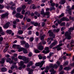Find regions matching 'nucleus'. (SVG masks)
<instances>
[{
  "label": "nucleus",
  "instance_id": "obj_38",
  "mask_svg": "<svg viewBox=\"0 0 74 74\" xmlns=\"http://www.w3.org/2000/svg\"><path fill=\"white\" fill-rule=\"evenodd\" d=\"M56 9V8H55L54 7H51L50 8V11H52V10H55Z\"/></svg>",
  "mask_w": 74,
  "mask_h": 74
},
{
  "label": "nucleus",
  "instance_id": "obj_61",
  "mask_svg": "<svg viewBox=\"0 0 74 74\" xmlns=\"http://www.w3.org/2000/svg\"><path fill=\"white\" fill-rule=\"evenodd\" d=\"M8 72L9 73H10V74L11 73H12V70H9L8 71Z\"/></svg>",
  "mask_w": 74,
  "mask_h": 74
},
{
  "label": "nucleus",
  "instance_id": "obj_32",
  "mask_svg": "<svg viewBox=\"0 0 74 74\" xmlns=\"http://www.w3.org/2000/svg\"><path fill=\"white\" fill-rule=\"evenodd\" d=\"M18 33L19 34H23V31L21 30H19L18 31Z\"/></svg>",
  "mask_w": 74,
  "mask_h": 74
},
{
  "label": "nucleus",
  "instance_id": "obj_63",
  "mask_svg": "<svg viewBox=\"0 0 74 74\" xmlns=\"http://www.w3.org/2000/svg\"><path fill=\"white\" fill-rule=\"evenodd\" d=\"M36 36H39V33H38V32H37L36 33Z\"/></svg>",
  "mask_w": 74,
  "mask_h": 74
},
{
  "label": "nucleus",
  "instance_id": "obj_45",
  "mask_svg": "<svg viewBox=\"0 0 74 74\" xmlns=\"http://www.w3.org/2000/svg\"><path fill=\"white\" fill-rule=\"evenodd\" d=\"M61 26H65L66 25V23L65 22L62 23L61 24Z\"/></svg>",
  "mask_w": 74,
  "mask_h": 74
},
{
  "label": "nucleus",
  "instance_id": "obj_48",
  "mask_svg": "<svg viewBox=\"0 0 74 74\" xmlns=\"http://www.w3.org/2000/svg\"><path fill=\"white\" fill-rule=\"evenodd\" d=\"M42 52L43 53H45V54H47V53H47L48 52L45 51V50L43 51Z\"/></svg>",
  "mask_w": 74,
  "mask_h": 74
},
{
  "label": "nucleus",
  "instance_id": "obj_6",
  "mask_svg": "<svg viewBox=\"0 0 74 74\" xmlns=\"http://www.w3.org/2000/svg\"><path fill=\"white\" fill-rule=\"evenodd\" d=\"M23 60L25 61V63H27L29 62V60L26 59V58L25 57L23 56L22 58Z\"/></svg>",
  "mask_w": 74,
  "mask_h": 74
},
{
  "label": "nucleus",
  "instance_id": "obj_12",
  "mask_svg": "<svg viewBox=\"0 0 74 74\" xmlns=\"http://www.w3.org/2000/svg\"><path fill=\"white\" fill-rule=\"evenodd\" d=\"M7 70V69H6V68L4 67H3L1 69V71L2 72H5V71H6Z\"/></svg>",
  "mask_w": 74,
  "mask_h": 74
},
{
  "label": "nucleus",
  "instance_id": "obj_5",
  "mask_svg": "<svg viewBox=\"0 0 74 74\" xmlns=\"http://www.w3.org/2000/svg\"><path fill=\"white\" fill-rule=\"evenodd\" d=\"M27 70L29 71V74H33V72L34 71V69H30V68H27Z\"/></svg>",
  "mask_w": 74,
  "mask_h": 74
},
{
  "label": "nucleus",
  "instance_id": "obj_41",
  "mask_svg": "<svg viewBox=\"0 0 74 74\" xmlns=\"http://www.w3.org/2000/svg\"><path fill=\"white\" fill-rule=\"evenodd\" d=\"M24 62L23 61H21L20 62V66H22L23 64H24Z\"/></svg>",
  "mask_w": 74,
  "mask_h": 74
},
{
  "label": "nucleus",
  "instance_id": "obj_52",
  "mask_svg": "<svg viewBox=\"0 0 74 74\" xmlns=\"http://www.w3.org/2000/svg\"><path fill=\"white\" fill-rule=\"evenodd\" d=\"M23 58V57L22 56H18V59H22V58Z\"/></svg>",
  "mask_w": 74,
  "mask_h": 74
},
{
  "label": "nucleus",
  "instance_id": "obj_57",
  "mask_svg": "<svg viewBox=\"0 0 74 74\" xmlns=\"http://www.w3.org/2000/svg\"><path fill=\"white\" fill-rule=\"evenodd\" d=\"M21 47L19 45H17V48H18V49H19Z\"/></svg>",
  "mask_w": 74,
  "mask_h": 74
},
{
  "label": "nucleus",
  "instance_id": "obj_43",
  "mask_svg": "<svg viewBox=\"0 0 74 74\" xmlns=\"http://www.w3.org/2000/svg\"><path fill=\"white\" fill-rule=\"evenodd\" d=\"M61 21H66V18H62L61 19Z\"/></svg>",
  "mask_w": 74,
  "mask_h": 74
},
{
  "label": "nucleus",
  "instance_id": "obj_28",
  "mask_svg": "<svg viewBox=\"0 0 74 74\" xmlns=\"http://www.w3.org/2000/svg\"><path fill=\"white\" fill-rule=\"evenodd\" d=\"M4 62H5V59L3 58L0 61V63H4Z\"/></svg>",
  "mask_w": 74,
  "mask_h": 74
},
{
  "label": "nucleus",
  "instance_id": "obj_23",
  "mask_svg": "<svg viewBox=\"0 0 74 74\" xmlns=\"http://www.w3.org/2000/svg\"><path fill=\"white\" fill-rule=\"evenodd\" d=\"M45 50L46 51L47 53H49V47H47L45 48Z\"/></svg>",
  "mask_w": 74,
  "mask_h": 74
},
{
  "label": "nucleus",
  "instance_id": "obj_60",
  "mask_svg": "<svg viewBox=\"0 0 74 74\" xmlns=\"http://www.w3.org/2000/svg\"><path fill=\"white\" fill-rule=\"evenodd\" d=\"M62 69H63V66H62V65H60V70H62Z\"/></svg>",
  "mask_w": 74,
  "mask_h": 74
},
{
  "label": "nucleus",
  "instance_id": "obj_26",
  "mask_svg": "<svg viewBox=\"0 0 74 74\" xmlns=\"http://www.w3.org/2000/svg\"><path fill=\"white\" fill-rule=\"evenodd\" d=\"M20 15H21V14L19 13H17L16 14L15 16L16 18H19V16H20Z\"/></svg>",
  "mask_w": 74,
  "mask_h": 74
},
{
  "label": "nucleus",
  "instance_id": "obj_33",
  "mask_svg": "<svg viewBox=\"0 0 74 74\" xmlns=\"http://www.w3.org/2000/svg\"><path fill=\"white\" fill-rule=\"evenodd\" d=\"M23 52L24 53H27L28 52L27 51V49L24 48V49L23 50Z\"/></svg>",
  "mask_w": 74,
  "mask_h": 74
},
{
  "label": "nucleus",
  "instance_id": "obj_17",
  "mask_svg": "<svg viewBox=\"0 0 74 74\" xmlns=\"http://www.w3.org/2000/svg\"><path fill=\"white\" fill-rule=\"evenodd\" d=\"M44 9H42V11L40 13V14H41V15H42L43 14L44 15H46V14L44 13Z\"/></svg>",
  "mask_w": 74,
  "mask_h": 74
},
{
  "label": "nucleus",
  "instance_id": "obj_22",
  "mask_svg": "<svg viewBox=\"0 0 74 74\" xmlns=\"http://www.w3.org/2000/svg\"><path fill=\"white\" fill-rule=\"evenodd\" d=\"M35 66L37 67L40 66V67H41V65L40 64V62H38L35 64Z\"/></svg>",
  "mask_w": 74,
  "mask_h": 74
},
{
  "label": "nucleus",
  "instance_id": "obj_3",
  "mask_svg": "<svg viewBox=\"0 0 74 74\" xmlns=\"http://www.w3.org/2000/svg\"><path fill=\"white\" fill-rule=\"evenodd\" d=\"M71 34V33L69 34L68 32H65V36L66 37L67 39L68 40H70L71 38V37L70 35Z\"/></svg>",
  "mask_w": 74,
  "mask_h": 74
},
{
  "label": "nucleus",
  "instance_id": "obj_30",
  "mask_svg": "<svg viewBox=\"0 0 74 74\" xmlns=\"http://www.w3.org/2000/svg\"><path fill=\"white\" fill-rule=\"evenodd\" d=\"M65 2L66 1H65V0H62L60 2V3L61 4H64Z\"/></svg>",
  "mask_w": 74,
  "mask_h": 74
},
{
  "label": "nucleus",
  "instance_id": "obj_44",
  "mask_svg": "<svg viewBox=\"0 0 74 74\" xmlns=\"http://www.w3.org/2000/svg\"><path fill=\"white\" fill-rule=\"evenodd\" d=\"M34 40V38L33 37H31L29 39V41H30L32 42Z\"/></svg>",
  "mask_w": 74,
  "mask_h": 74
},
{
  "label": "nucleus",
  "instance_id": "obj_54",
  "mask_svg": "<svg viewBox=\"0 0 74 74\" xmlns=\"http://www.w3.org/2000/svg\"><path fill=\"white\" fill-rule=\"evenodd\" d=\"M46 15H47V16L48 15H49V14H50V12H46Z\"/></svg>",
  "mask_w": 74,
  "mask_h": 74
},
{
  "label": "nucleus",
  "instance_id": "obj_10",
  "mask_svg": "<svg viewBox=\"0 0 74 74\" xmlns=\"http://www.w3.org/2000/svg\"><path fill=\"white\" fill-rule=\"evenodd\" d=\"M44 49V47L41 45H39L38 47V49L40 51H42Z\"/></svg>",
  "mask_w": 74,
  "mask_h": 74
},
{
  "label": "nucleus",
  "instance_id": "obj_35",
  "mask_svg": "<svg viewBox=\"0 0 74 74\" xmlns=\"http://www.w3.org/2000/svg\"><path fill=\"white\" fill-rule=\"evenodd\" d=\"M33 55V53L32 52H29L28 54L29 57H31Z\"/></svg>",
  "mask_w": 74,
  "mask_h": 74
},
{
  "label": "nucleus",
  "instance_id": "obj_31",
  "mask_svg": "<svg viewBox=\"0 0 74 74\" xmlns=\"http://www.w3.org/2000/svg\"><path fill=\"white\" fill-rule=\"evenodd\" d=\"M10 9H11V10H13V11H15V10H16V7H13L12 6L10 7Z\"/></svg>",
  "mask_w": 74,
  "mask_h": 74
},
{
  "label": "nucleus",
  "instance_id": "obj_19",
  "mask_svg": "<svg viewBox=\"0 0 74 74\" xmlns=\"http://www.w3.org/2000/svg\"><path fill=\"white\" fill-rule=\"evenodd\" d=\"M22 8H18L17 9V11L18 12H21Z\"/></svg>",
  "mask_w": 74,
  "mask_h": 74
},
{
  "label": "nucleus",
  "instance_id": "obj_42",
  "mask_svg": "<svg viewBox=\"0 0 74 74\" xmlns=\"http://www.w3.org/2000/svg\"><path fill=\"white\" fill-rule=\"evenodd\" d=\"M64 70L68 71V70H70V68L69 67H65L64 68Z\"/></svg>",
  "mask_w": 74,
  "mask_h": 74
},
{
  "label": "nucleus",
  "instance_id": "obj_9",
  "mask_svg": "<svg viewBox=\"0 0 74 74\" xmlns=\"http://www.w3.org/2000/svg\"><path fill=\"white\" fill-rule=\"evenodd\" d=\"M0 33L2 35H4L5 34V33L3 32V29L1 28V27H0Z\"/></svg>",
  "mask_w": 74,
  "mask_h": 74
},
{
  "label": "nucleus",
  "instance_id": "obj_16",
  "mask_svg": "<svg viewBox=\"0 0 74 74\" xmlns=\"http://www.w3.org/2000/svg\"><path fill=\"white\" fill-rule=\"evenodd\" d=\"M6 33H8L9 34H11L12 33V30H8L6 31Z\"/></svg>",
  "mask_w": 74,
  "mask_h": 74
},
{
  "label": "nucleus",
  "instance_id": "obj_27",
  "mask_svg": "<svg viewBox=\"0 0 74 74\" xmlns=\"http://www.w3.org/2000/svg\"><path fill=\"white\" fill-rule=\"evenodd\" d=\"M56 49H57V51H59L61 50L62 48L61 47H59V46H57L56 47Z\"/></svg>",
  "mask_w": 74,
  "mask_h": 74
},
{
  "label": "nucleus",
  "instance_id": "obj_50",
  "mask_svg": "<svg viewBox=\"0 0 74 74\" xmlns=\"http://www.w3.org/2000/svg\"><path fill=\"white\" fill-rule=\"evenodd\" d=\"M64 16V14L62 13L59 16V18H61V17H62V16Z\"/></svg>",
  "mask_w": 74,
  "mask_h": 74
},
{
  "label": "nucleus",
  "instance_id": "obj_46",
  "mask_svg": "<svg viewBox=\"0 0 74 74\" xmlns=\"http://www.w3.org/2000/svg\"><path fill=\"white\" fill-rule=\"evenodd\" d=\"M68 64V62H66L65 63H64L63 64L64 66H67Z\"/></svg>",
  "mask_w": 74,
  "mask_h": 74
},
{
  "label": "nucleus",
  "instance_id": "obj_47",
  "mask_svg": "<svg viewBox=\"0 0 74 74\" xmlns=\"http://www.w3.org/2000/svg\"><path fill=\"white\" fill-rule=\"evenodd\" d=\"M50 5L51 7H54V6H55V3H51L50 4Z\"/></svg>",
  "mask_w": 74,
  "mask_h": 74
},
{
  "label": "nucleus",
  "instance_id": "obj_8",
  "mask_svg": "<svg viewBox=\"0 0 74 74\" xmlns=\"http://www.w3.org/2000/svg\"><path fill=\"white\" fill-rule=\"evenodd\" d=\"M7 62H9L10 64H11L13 63L14 62L13 60H11V58H8L6 60Z\"/></svg>",
  "mask_w": 74,
  "mask_h": 74
},
{
  "label": "nucleus",
  "instance_id": "obj_15",
  "mask_svg": "<svg viewBox=\"0 0 74 74\" xmlns=\"http://www.w3.org/2000/svg\"><path fill=\"white\" fill-rule=\"evenodd\" d=\"M27 15L28 16H30V11H27L25 13V15Z\"/></svg>",
  "mask_w": 74,
  "mask_h": 74
},
{
  "label": "nucleus",
  "instance_id": "obj_62",
  "mask_svg": "<svg viewBox=\"0 0 74 74\" xmlns=\"http://www.w3.org/2000/svg\"><path fill=\"white\" fill-rule=\"evenodd\" d=\"M3 40V38L2 37H0V41H2Z\"/></svg>",
  "mask_w": 74,
  "mask_h": 74
},
{
  "label": "nucleus",
  "instance_id": "obj_58",
  "mask_svg": "<svg viewBox=\"0 0 74 74\" xmlns=\"http://www.w3.org/2000/svg\"><path fill=\"white\" fill-rule=\"evenodd\" d=\"M25 10H23L22 11L21 14H25Z\"/></svg>",
  "mask_w": 74,
  "mask_h": 74
},
{
  "label": "nucleus",
  "instance_id": "obj_39",
  "mask_svg": "<svg viewBox=\"0 0 74 74\" xmlns=\"http://www.w3.org/2000/svg\"><path fill=\"white\" fill-rule=\"evenodd\" d=\"M21 44L22 45H24L25 43H26V42L24 40H22L21 41Z\"/></svg>",
  "mask_w": 74,
  "mask_h": 74
},
{
  "label": "nucleus",
  "instance_id": "obj_51",
  "mask_svg": "<svg viewBox=\"0 0 74 74\" xmlns=\"http://www.w3.org/2000/svg\"><path fill=\"white\" fill-rule=\"evenodd\" d=\"M38 25V23H35L34 24V26H37Z\"/></svg>",
  "mask_w": 74,
  "mask_h": 74
},
{
  "label": "nucleus",
  "instance_id": "obj_18",
  "mask_svg": "<svg viewBox=\"0 0 74 74\" xmlns=\"http://www.w3.org/2000/svg\"><path fill=\"white\" fill-rule=\"evenodd\" d=\"M57 21H58V24H60V23H62V20H61V19H60V21H59V20H56L55 21H54V23H56V22H57Z\"/></svg>",
  "mask_w": 74,
  "mask_h": 74
},
{
  "label": "nucleus",
  "instance_id": "obj_37",
  "mask_svg": "<svg viewBox=\"0 0 74 74\" xmlns=\"http://www.w3.org/2000/svg\"><path fill=\"white\" fill-rule=\"evenodd\" d=\"M10 4L12 5V6H15V4L14 3H13L12 2H11L10 3Z\"/></svg>",
  "mask_w": 74,
  "mask_h": 74
},
{
  "label": "nucleus",
  "instance_id": "obj_64",
  "mask_svg": "<svg viewBox=\"0 0 74 74\" xmlns=\"http://www.w3.org/2000/svg\"><path fill=\"white\" fill-rule=\"evenodd\" d=\"M27 27H26V26H25V25L23 26V29H26Z\"/></svg>",
  "mask_w": 74,
  "mask_h": 74
},
{
  "label": "nucleus",
  "instance_id": "obj_55",
  "mask_svg": "<svg viewBox=\"0 0 74 74\" xmlns=\"http://www.w3.org/2000/svg\"><path fill=\"white\" fill-rule=\"evenodd\" d=\"M22 8L23 9H25V8H26V6L25 5H23L22 6Z\"/></svg>",
  "mask_w": 74,
  "mask_h": 74
},
{
  "label": "nucleus",
  "instance_id": "obj_29",
  "mask_svg": "<svg viewBox=\"0 0 74 74\" xmlns=\"http://www.w3.org/2000/svg\"><path fill=\"white\" fill-rule=\"evenodd\" d=\"M74 30V28L73 27L71 28H69V32L70 33V32H71L73 30Z\"/></svg>",
  "mask_w": 74,
  "mask_h": 74
},
{
  "label": "nucleus",
  "instance_id": "obj_20",
  "mask_svg": "<svg viewBox=\"0 0 74 74\" xmlns=\"http://www.w3.org/2000/svg\"><path fill=\"white\" fill-rule=\"evenodd\" d=\"M45 63V61H42L40 62V67H42V66H43V64Z\"/></svg>",
  "mask_w": 74,
  "mask_h": 74
},
{
  "label": "nucleus",
  "instance_id": "obj_24",
  "mask_svg": "<svg viewBox=\"0 0 74 74\" xmlns=\"http://www.w3.org/2000/svg\"><path fill=\"white\" fill-rule=\"evenodd\" d=\"M25 47L26 48H28L29 47V45L28 43H25Z\"/></svg>",
  "mask_w": 74,
  "mask_h": 74
},
{
  "label": "nucleus",
  "instance_id": "obj_40",
  "mask_svg": "<svg viewBox=\"0 0 74 74\" xmlns=\"http://www.w3.org/2000/svg\"><path fill=\"white\" fill-rule=\"evenodd\" d=\"M34 52L35 53H40V51H39L38 49H36L34 51Z\"/></svg>",
  "mask_w": 74,
  "mask_h": 74
},
{
  "label": "nucleus",
  "instance_id": "obj_13",
  "mask_svg": "<svg viewBox=\"0 0 74 74\" xmlns=\"http://www.w3.org/2000/svg\"><path fill=\"white\" fill-rule=\"evenodd\" d=\"M48 33L49 34V36L50 37H51L53 35V32L51 31V30H49L48 32Z\"/></svg>",
  "mask_w": 74,
  "mask_h": 74
},
{
  "label": "nucleus",
  "instance_id": "obj_11",
  "mask_svg": "<svg viewBox=\"0 0 74 74\" xmlns=\"http://www.w3.org/2000/svg\"><path fill=\"white\" fill-rule=\"evenodd\" d=\"M33 64H34V63L33 62V61H31L29 62V64L27 65V67H30Z\"/></svg>",
  "mask_w": 74,
  "mask_h": 74
},
{
  "label": "nucleus",
  "instance_id": "obj_36",
  "mask_svg": "<svg viewBox=\"0 0 74 74\" xmlns=\"http://www.w3.org/2000/svg\"><path fill=\"white\" fill-rule=\"evenodd\" d=\"M59 30H60L59 29H58L57 30H56V29H54L53 32H56V33H58L59 32Z\"/></svg>",
  "mask_w": 74,
  "mask_h": 74
},
{
  "label": "nucleus",
  "instance_id": "obj_7",
  "mask_svg": "<svg viewBox=\"0 0 74 74\" xmlns=\"http://www.w3.org/2000/svg\"><path fill=\"white\" fill-rule=\"evenodd\" d=\"M8 15V14L7 13H5V14H3L2 15L1 17L2 18H8L7 16Z\"/></svg>",
  "mask_w": 74,
  "mask_h": 74
},
{
  "label": "nucleus",
  "instance_id": "obj_59",
  "mask_svg": "<svg viewBox=\"0 0 74 74\" xmlns=\"http://www.w3.org/2000/svg\"><path fill=\"white\" fill-rule=\"evenodd\" d=\"M23 15H21V14L20 15V16H19V18H20L21 19H22V18H23Z\"/></svg>",
  "mask_w": 74,
  "mask_h": 74
},
{
  "label": "nucleus",
  "instance_id": "obj_49",
  "mask_svg": "<svg viewBox=\"0 0 74 74\" xmlns=\"http://www.w3.org/2000/svg\"><path fill=\"white\" fill-rule=\"evenodd\" d=\"M38 57L39 58V59H42V56H41L40 55H39L38 56Z\"/></svg>",
  "mask_w": 74,
  "mask_h": 74
},
{
  "label": "nucleus",
  "instance_id": "obj_2",
  "mask_svg": "<svg viewBox=\"0 0 74 74\" xmlns=\"http://www.w3.org/2000/svg\"><path fill=\"white\" fill-rule=\"evenodd\" d=\"M70 7L69 6H68L67 7V8L66 9V11H68V12L69 13L70 15H71V11L72 10H74V5H72L71 9L70 8Z\"/></svg>",
  "mask_w": 74,
  "mask_h": 74
},
{
  "label": "nucleus",
  "instance_id": "obj_53",
  "mask_svg": "<svg viewBox=\"0 0 74 74\" xmlns=\"http://www.w3.org/2000/svg\"><path fill=\"white\" fill-rule=\"evenodd\" d=\"M3 8H4V6L0 4V9H3Z\"/></svg>",
  "mask_w": 74,
  "mask_h": 74
},
{
  "label": "nucleus",
  "instance_id": "obj_21",
  "mask_svg": "<svg viewBox=\"0 0 74 74\" xmlns=\"http://www.w3.org/2000/svg\"><path fill=\"white\" fill-rule=\"evenodd\" d=\"M24 49H25V48L23 47H21L18 50V52H21L22 51H23Z\"/></svg>",
  "mask_w": 74,
  "mask_h": 74
},
{
  "label": "nucleus",
  "instance_id": "obj_34",
  "mask_svg": "<svg viewBox=\"0 0 74 74\" xmlns=\"http://www.w3.org/2000/svg\"><path fill=\"white\" fill-rule=\"evenodd\" d=\"M58 43V42L57 41H56L55 42H54L52 43L51 45H53V46H55L56 44Z\"/></svg>",
  "mask_w": 74,
  "mask_h": 74
},
{
  "label": "nucleus",
  "instance_id": "obj_56",
  "mask_svg": "<svg viewBox=\"0 0 74 74\" xmlns=\"http://www.w3.org/2000/svg\"><path fill=\"white\" fill-rule=\"evenodd\" d=\"M13 47L14 48H16L17 47V45H15V44H14L13 45Z\"/></svg>",
  "mask_w": 74,
  "mask_h": 74
},
{
  "label": "nucleus",
  "instance_id": "obj_25",
  "mask_svg": "<svg viewBox=\"0 0 74 74\" xmlns=\"http://www.w3.org/2000/svg\"><path fill=\"white\" fill-rule=\"evenodd\" d=\"M45 35H44L43 36H40V39L41 41H43L44 40V37H45Z\"/></svg>",
  "mask_w": 74,
  "mask_h": 74
},
{
  "label": "nucleus",
  "instance_id": "obj_14",
  "mask_svg": "<svg viewBox=\"0 0 74 74\" xmlns=\"http://www.w3.org/2000/svg\"><path fill=\"white\" fill-rule=\"evenodd\" d=\"M73 44H74V40H72L71 41L70 45L71 47H74V45Z\"/></svg>",
  "mask_w": 74,
  "mask_h": 74
},
{
  "label": "nucleus",
  "instance_id": "obj_4",
  "mask_svg": "<svg viewBox=\"0 0 74 74\" xmlns=\"http://www.w3.org/2000/svg\"><path fill=\"white\" fill-rule=\"evenodd\" d=\"M10 22H8L6 23L3 26L4 28L5 29H7L10 26Z\"/></svg>",
  "mask_w": 74,
  "mask_h": 74
},
{
  "label": "nucleus",
  "instance_id": "obj_1",
  "mask_svg": "<svg viewBox=\"0 0 74 74\" xmlns=\"http://www.w3.org/2000/svg\"><path fill=\"white\" fill-rule=\"evenodd\" d=\"M58 66L56 64H55V65H53V64L50 65L49 66L46 68V70L45 71V73H48V70H49V69H51L50 71V72H51V74H55V72L54 71V69H53V68H58Z\"/></svg>",
  "mask_w": 74,
  "mask_h": 74
}]
</instances>
